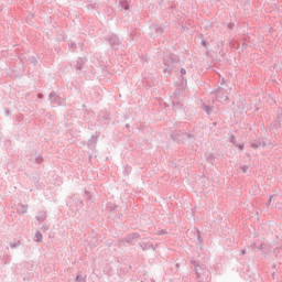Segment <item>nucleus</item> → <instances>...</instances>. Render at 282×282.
Here are the masks:
<instances>
[{"label": "nucleus", "mask_w": 282, "mask_h": 282, "mask_svg": "<svg viewBox=\"0 0 282 282\" xmlns=\"http://www.w3.org/2000/svg\"><path fill=\"white\" fill-rule=\"evenodd\" d=\"M36 241H43V235L41 232L35 234Z\"/></svg>", "instance_id": "f257e3e1"}, {"label": "nucleus", "mask_w": 282, "mask_h": 282, "mask_svg": "<svg viewBox=\"0 0 282 282\" xmlns=\"http://www.w3.org/2000/svg\"><path fill=\"white\" fill-rule=\"evenodd\" d=\"M238 149H240V151L243 150V145H238Z\"/></svg>", "instance_id": "f03ea898"}]
</instances>
